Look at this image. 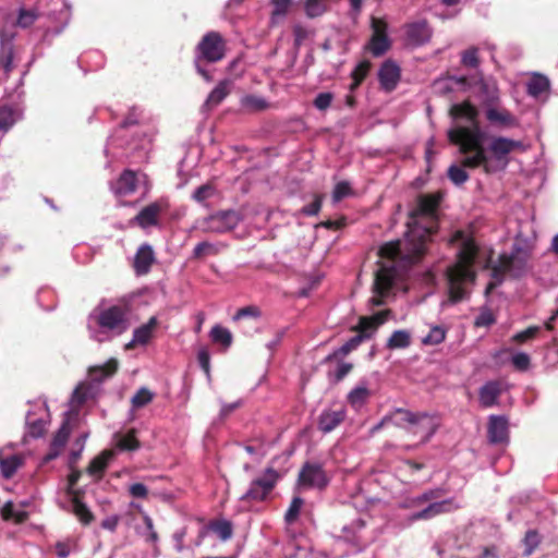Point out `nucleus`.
Segmentation results:
<instances>
[{
	"label": "nucleus",
	"instance_id": "f257e3e1",
	"mask_svg": "<svg viewBox=\"0 0 558 558\" xmlns=\"http://www.w3.org/2000/svg\"><path fill=\"white\" fill-rule=\"evenodd\" d=\"M440 211H409L407 232L403 239L390 241L379 248L383 262L375 271L371 304L381 306L390 295L396 282L405 271L422 260L426 244L438 230Z\"/></svg>",
	"mask_w": 558,
	"mask_h": 558
},
{
	"label": "nucleus",
	"instance_id": "f03ea898",
	"mask_svg": "<svg viewBox=\"0 0 558 558\" xmlns=\"http://www.w3.org/2000/svg\"><path fill=\"white\" fill-rule=\"evenodd\" d=\"M478 110L470 101L454 104L449 109V116L456 120H465L470 126H456L448 131V140L458 145L460 153L469 155L462 160L464 167L470 169L482 168L486 174L504 171L509 163V155L523 147L522 142L505 136H489L487 146H484L485 133L478 122Z\"/></svg>",
	"mask_w": 558,
	"mask_h": 558
},
{
	"label": "nucleus",
	"instance_id": "7ed1b4c3",
	"mask_svg": "<svg viewBox=\"0 0 558 558\" xmlns=\"http://www.w3.org/2000/svg\"><path fill=\"white\" fill-rule=\"evenodd\" d=\"M452 241H462L456 262L446 270L448 301L451 304H457L469 299L470 287L475 283L477 274L474 265L478 255V246L472 238L465 239V234L461 230L454 232Z\"/></svg>",
	"mask_w": 558,
	"mask_h": 558
},
{
	"label": "nucleus",
	"instance_id": "20e7f679",
	"mask_svg": "<svg viewBox=\"0 0 558 558\" xmlns=\"http://www.w3.org/2000/svg\"><path fill=\"white\" fill-rule=\"evenodd\" d=\"M227 40L216 31L207 32L194 49V59L205 63H217L226 58Z\"/></svg>",
	"mask_w": 558,
	"mask_h": 558
},
{
	"label": "nucleus",
	"instance_id": "39448f33",
	"mask_svg": "<svg viewBox=\"0 0 558 558\" xmlns=\"http://www.w3.org/2000/svg\"><path fill=\"white\" fill-rule=\"evenodd\" d=\"M130 312V304L121 301L118 304L99 310L96 323L101 329L116 331L120 335L129 328Z\"/></svg>",
	"mask_w": 558,
	"mask_h": 558
},
{
	"label": "nucleus",
	"instance_id": "423d86ee",
	"mask_svg": "<svg viewBox=\"0 0 558 558\" xmlns=\"http://www.w3.org/2000/svg\"><path fill=\"white\" fill-rule=\"evenodd\" d=\"M395 415L399 416L395 424L402 426L408 423L410 425L409 433L421 435V442H427L437 429V424L427 413H413L404 409H397Z\"/></svg>",
	"mask_w": 558,
	"mask_h": 558
},
{
	"label": "nucleus",
	"instance_id": "0eeeda50",
	"mask_svg": "<svg viewBox=\"0 0 558 558\" xmlns=\"http://www.w3.org/2000/svg\"><path fill=\"white\" fill-rule=\"evenodd\" d=\"M532 251L526 245L515 243L510 254H501L499 262L504 263L511 278L519 279L530 270Z\"/></svg>",
	"mask_w": 558,
	"mask_h": 558
},
{
	"label": "nucleus",
	"instance_id": "6e6552de",
	"mask_svg": "<svg viewBox=\"0 0 558 558\" xmlns=\"http://www.w3.org/2000/svg\"><path fill=\"white\" fill-rule=\"evenodd\" d=\"M372 36L365 48L373 57L384 56L391 47L388 36V24L384 19L371 17Z\"/></svg>",
	"mask_w": 558,
	"mask_h": 558
},
{
	"label": "nucleus",
	"instance_id": "1a4fd4ad",
	"mask_svg": "<svg viewBox=\"0 0 558 558\" xmlns=\"http://www.w3.org/2000/svg\"><path fill=\"white\" fill-rule=\"evenodd\" d=\"M279 478L278 472L268 468L264 474L251 483L248 490L242 496V500L263 501L274 489Z\"/></svg>",
	"mask_w": 558,
	"mask_h": 558
},
{
	"label": "nucleus",
	"instance_id": "9d476101",
	"mask_svg": "<svg viewBox=\"0 0 558 558\" xmlns=\"http://www.w3.org/2000/svg\"><path fill=\"white\" fill-rule=\"evenodd\" d=\"M241 211H213L199 223L205 232H226L233 229L242 219Z\"/></svg>",
	"mask_w": 558,
	"mask_h": 558
},
{
	"label": "nucleus",
	"instance_id": "9b49d317",
	"mask_svg": "<svg viewBox=\"0 0 558 558\" xmlns=\"http://www.w3.org/2000/svg\"><path fill=\"white\" fill-rule=\"evenodd\" d=\"M101 389H98L97 383H89L87 379L80 383L72 391V429L74 428L75 416L78 413V408L89 403H96Z\"/></svg>",
	"mask_w": 558,
	"mask_h": 558
},
{
	"label": "nucleus",
	"instance_id": "f8f14e48",
	"mask_svg": "<svg viewBox=\"0 0 558 558\" xmlns=\"http://www.w3.org/2000/svg\"><path fill=\"white\" fill-rule=\"evenodd\" d=\"M299 483L306 487L324 488L328 484V477L322 464L306 462L299 474Z\"/></svg>",
	"mask_w": 558,
	"mask_h": 558
},
{
	"label": "nucleus",
	"instance_id": "ddd939ff",
	"mask_svg": "<svg viewBox=\"0 0 558 558\" xmlns=\"http://www.w3.org/2000/svg\"><path fill=\"white\" fill-rule=\"evenodd\" d=\"M405 38L408 44L420 47L432 39L433 29L426 20H420L405 25Z\"/></svg>",
	"mask_w": 558,
	"mask_h": 558
},
{
	"label": "nucleus",
	"instance_id": "4468645a",
	"mask_svg": "<svg viewBox=\"0 0 558 558\" xmlns=\"http://www.w3.org/2000/svg\"><path fill=\"white\" fill-rule=\"evenodd\" d=\"M63 416H64L63 423L50 444L49 452L44 458L45 463L58 458L61 454V452L64 450V448L69 441V438H70V426H69L70 410L65 411Z\"/></svg>",
	"mask_w": 558,
	"mask_h": 558
},
{
	"label": "nucleus",
	"instance_id": "2eb2a0df",
	"mask_svg": "<svg viewBox=\"0 0 558 558\" xmlns=\"http://www.w3.org/2000/svg\"><path fill=\"white\" fill-rule=\"evenodd\" d=\"M401 78V69L396 61L388 59L383 62L378 71L380 86L386 92H392Z\"/></svg>",
	"mask_w": 558,
	"mask_h": 558
},
{
	"label": "nucleus",
	"instance_id": "dca6fc26",
	"mask_svg": "<svg viewBox=\"0 0 558 558\" xmlns=\"http://www.w3.org/2000/svg\"><path fill=\"white\" fill-rule=\"evenodd\" d=\"M460 506L454 502L453 498L436 501L424 508L423 510L415 512L411 515L412 521L418 520H430L439 514L449 513L459 509Z\"/></svg>",
	"mask_w": 558,
	"mask_h": 558
},
{
	"label": "nucleus",
	"instance_id": "f3484780",
	"mask_svg": "<svg viewBox=\"0 0 558 558\" xmlns=\"http://www.w3.org/2000/svg\"><path fill=\"white\" fill-rule=\"evenodd\" d=\"M389 314L390 310H384L373 316H362L353 330L359 332L356 336H363V340L367 339L387 320Z\"/></svg>",
	"mask_w": 558,
	"mask_h": 558
},
{
	"label": "nucleus",
	"instance_id": "a211bd4d",
	"mask_svg": "<svg viewBox=\"0 0 558 558\" xmlns=\"http://www.w3.org/2000/svg\"><path fill=\"white\" fill-rule=\"evenodd\" d=\"M487 436L492 444H501L508 440V420L501 415H490L488 418Z\"/></svg>",
	"mask_w": 558,
	"mask_h": 558
},
{
	"label": "nucleus",
	"instance_id": "6ab92c4d",
	"mask_svg": "<svg viewBox=\"0 0 558 558\" xmlns=\"http://www.w3.org/2000/svg\"><path fill=\"white\" fill-rule=\"evenodd\" d=\"M472 80L474 81V85L480 86V93L486 109L492 106H497L499 102V89L496 82L485 80L482 74L473 76Z\"/></svg>",
	"mask_w": 558,
	"mask_h": 558
},
{
	"label": "nucleus",
	"instance_id": "aec40b11",
	"mask_svg": "<svg viewBox=\"0 0 558 558\" xmlns=\"http://www.w3.org/2000/svg\"><path fill=\"white\" fill-rule=\"evenodd\" d=\"M502 388L500 381L489 380L485 383L478 390L480 404L485 409L498 404Z\"/></svg>",
	"mask_w": 558,
	"mask_h": 558
},
{
	"label": "nucleus",
	"instance_id": "412c9836",
	"mask_svg": "<svg viewBox=\"0 0 558 558\" xmlns=\"http://www.w3.org/2000/svg\"><path fill=\"white\" fill-rule=\"evenodd\" d=\"M486 119L494 125L499 128H514L518 119L506 108H497L492 106L485 111Z\"/></svg>",
	"mask_w": 558,
	"mask_h": 558
},
{
	"label": "nucleus",
	"instance_id": "4be33fe9",
	"mask_svg": "<svg viewBox=\"0 0 558 558\" xmlns=\"http://www.w3.org/2000/svg\"><path fill=\"white\" fill-rule=\"evenodd\" d=\"M118 361L116 359H110L104 365L90 367L87 380L89 383H97L98 389H101V384L104 380L114 375L118 371Z\"/></svg>",
	"mask_w": 558,
	"mask_h": 558
},
{
	"label": "nucleus",
	"instance_id": "5701e85b",
	"mask_svg": "<svg viewBox=\"0 0 558 558\" xmlns=\"http://www.w3.org/2000/svg\"><path fill=\"white\" fill-rule=\"evenodd\" d=\"M138 178L135 171L126 169L118 178L114 192L118 196H126L135 192Z\"/></svg>",
	"mask_w": 558,
	"mask_h": 558
},
{
	"label": "nucleus",
	"instance_id": "b1692460",
	"mask_svg": "<svg viewBox=\"0 0 558 558\" xmlns=\"http://www.w3.org/2000/svg\"><path fill=\"white\" fill-rule=\"evenodd\" d=\"M158 325V320L155 316L150 317L149 320L136 328L133 332V339L129 342L125 348L132 349L137 344L145 345L149 342L153 337V332Z\"/></svg>",
	"mask_w": 558,
	"mask_h": 558
},
{
	"label": "nucleus",
	"instance_id": "393cba45",
	"mask_svg": "<svg viewBox=\"0 0 558 558\" xmlns=\"http://www.w3.org/2000/svg\"><path fill=\"white\" fill-rule=\"evenodd\" d=\"M155 263V254L150 245H142L134 258V269L137 275H145Z\"/></svg>",
	"mask_w": 558,
	"mask_h": 558
},
{
	"label": "nucleus",
	"instance_id": "a878e982",
	"mask_svg": "<svg viewBox=\"0 0 558 558\" xmlns=\"http://www.w3.org/2000/svg\"><path fill=\"white\" fill-rule=\"evenodd\" d=\"M72 513L83 526H88L96 520L93 511L80 499L74 490H72Z\"/></svg>",
	"mask_w": 558,
	"mask_h": 558
},
{
	"label": "nucleus",
	"instance_id": "bb28decb",
	"mask_svg": "<svg viewBox=\"0 0 558 558\" xmlns=\"http://www.w3.org/2000/svg\"><path fill=\"white\" fill-rule=\"evenodd\" d=\"M113 457L114 452L112 450H104L100 454L90 461L87 468L88 474L101 478L104 472L106 471L109 462L113 459Z\"/></svg>",
	"mask_w": 558,
	"mask_h": 558
},
{
	"label": "nucleus",
	"instance_id": "cd10ccee",
	"mask_svg": "<svg viewBox=\"0 0 558 558\" xmlns=\"http://www.w3.org/2000/svg\"><path fill=\"white\" fill-rule=\"evenodd\" d=\"M345 417L342 410L339 411H324L319 416V429L324 433H329L339 426Z\"/></svg>",
	"mask_w": 558,
	"mask_h": 558
},
{
	"label": "nucleus",
	"instance_id": "c85d7f7f",
	"mask_svg": "<svg viewBox=\"0 0 558 558\" xmlns=\"http://www.w3.org/2000/svg\"><path fill=\"white\" fill-rule=\"evenodd\" d=\"M229 84L228 80H222L218 83V85L209 93L204 106L211 110L215 107L219 106L222 100L229 95Z\"/></svg>",
	"mask_w": 558,
	"mask_h": 558
},
{
	"label": "nucleus",
	"instance_id": "c756f323",
	"mask_svg": "<svg viewBox=\"0 0 558 558\" xmlns=\"http://www.w3.org/2000/svg\"><path fill=\"white\" fill-rule=\"evenodd\" d=\"M20 118L21 113L17 109L0 104V133H7Z\"/></svg>",
	"mask_w": 558,
	"mask_h": 558
},
{
	"label": "nucleus",
	"instance_id": "7c9ffc66",
	"mask_svg": "<svg viewBox=\"0 0 558 558\" xmlns=\"http://www.w3.org/2000/svg\"><path fill=\"white\" fill-rule=\"evenodd\" d=\"M114 438L117 448L122 451H135L141 448V442L136 437V429L134 428L125 434L117 433Z\"/></svg>",
	"mask_w": 558,
	"mask_h": 558
},
{
	"label": "nucleus",
	"instance_id": "2f4dec72",
	"mask_svg": "<svg viewBox=\"0 0 558 558\" xmlns=\"http://www.w3.org/2000/svg\"><path fill=\"white\" fill-rule=\"evenodd\" d=\"M14 35L8 34L4 29L0 31V43H1V64L5 71L11 70L12 65V46L11 41Z\"/></svg>",
	"mask_w": 558,
	"mask_h": 558
},
{
	"label": "nucleus",
	"instance_id": "473e14b6",
	"mask_svg": "<svg viewBox=\"0 0 558 558\" xmlns=\"http://www.w3.org/2000/svg\"><path fill=\"white\" fill-rule=\"evenodd\" d=\"M22 464L23 457L21 454L0 457V471L5 478L12 477Z\"/></svg>",
	"mask_w": 558,
	"mask_h": 558
},
{
	"label": "nucleus",
	"instance_id": "72a5a7b5",
	"mask_svg": "<svg viewBox=\"0 0 558 558\" xmlns=\"http://www.w3.org/2000/svg\"><path fill=\"white\" fill-rule=\"evenodd\" d=\"M2 517L4 520L22 523L28 518V513L19 505L9 501L2 508Z\"/></svg>",
	"mask_w": 558,
	"mask_h": 558
},
{
	"label": "nucleus",
	"instance_id": "f704fd0d",
	"mask_svg": "<svg viewBox=\"0 0 558 558\" xmlns=\"http://www.w3.org/2000/svg\"><path fill=\"white\" fill-rule=\"evenodd\" d=\"M371 397V391L366 386H357L352 389L348 395V402L355 409H360L363 407L368 398Z\"/></svg>",
	"mask_w": 558,
	"mask_h": 558
},
{
	"label": "nucleus",
	"instance_id": "c9c22d12",
	"mask_svg": "<svg viewBox=\"0 0 558 558\" xmlns=\"http://www.w3.org/2000/svg\"><path fill=\"white\" fill-rule=\"evenodd\" d=\"M329 9V0H304L305 14L310 19L323 15Z\"/></svg>",
	"mask_w": 558,
	"mask_h": 558
},
{
	"label": "nucleus",
	"instance_id": "e433bc0d",
	"mask_svg": "<svg viewBox=\"0 0 558 558\" xmlns=\"http://www.w3.org/2000/svg\"><path fill=\"white\" fill-rule=\"evenodd\" d=\"M272 11L270 15V24L277 25L289 12L292 0H270Z\"/></svg>",
	"mask_w": 558,
	"mask_h": 558
},
{
	"label": "nucleus",
	"instance_id": "4c0bfd02",
	"mask_svg": "<svg viewBox=\"0 0 558 558\" xmlns=\"http://www.w3.org/2000/svg\"><path fill=\"white\" fill-rule=\"evenodd\" d=\"M372 68V63L368 60L361 61L352 71L351 77L352 83L350 85V90L356 89L362 82L366 78Z\"/></svg>",
	"mask_w": 558,
	"mask_h": 558
},
{
	"label": "nucleus",
	"instance_id": "58836bf2",
	"mask_svg": "<svg viewBox=\"0 0 558 558\" xmlns=\"http://www.w3.org/2000/svg\"><path fill=\"white\" fill-rule=\"evenodd\" d=\"M444 198V193L441 191H437L428 194H421L418 196V205L416 209H438L441 201Z\"/></svg>",
	"mask_w": 558,
	"mask_h": 558
},
{
	"label": "nucleus",
	"instance_id": "ea45409f",
	"mask_svg": "<svg viewBox=\"0 0 558 558\" xmlns=\"http://www.w3.org/2000/svg\"><path fill=\"white\" fill-rule=\"evenodd\" d=\"M549 89V81L544 75H534L527 83V93L533 97H538Z\"/></svg>",
	"mask_w": 558,
	"mask_h": 558
},
{
	"label": "nucleus",
	"instance_id": "a19ab883",
	"mask_svg": "<svg viewBox=\"0 0 558 558\" xmlns=\"http://www.w3.org/2000/svg\"><path fill=\"white\" fill-rule=\"evenodd\" d=\"M411 344V336L407 330H396L392 332L387 342L390 350L404 349Z\"/></svg>",
	"mask_w": 558,
	"mask_h": 558
},
{
	"label": "nucleus",
	"instance_id": "79ce46f5",
	"mask_svg": "<svg viewBox=\"0 0 558 558\" xmlns=\"http://www.w3.org/2000/svg\"><path fill=\"white\" fill-rule=\"evenodd\" d=\"M207 527L217 534L221 541H227L232 536V524L227 520L210 521Z\"/></svg>",
	"mask_w": 558,
	"mask_h": 558
},
{
	"label": "nucleus",
	"instance_id": "37998d69",
	"mask_svg": "<svg viewBox=\"0 0 558 558\" xmlns=\"http://www.w3.org/2000/svg\"><path fill=\"white\" fill-rule=\"evenodd\" d=\"M363 341V336H354L350 340H348L343 345H341L338 350L333 351L326 357L327 362L336 360L338 357H342L349 354L352 350L356 349L360 343Z\"/></svg>",
	"mask_w": 558,
	"mask_h": 558
},
{
	"label": "nucleus",
	"instance_id": "c03bdc74",
	"mask_svg": "<svg viewBox=\"0 0 558 558\" xmlns=\"http://www.w3.org/2000/svg\"><path fill=\"white\" fill-rule=\"evenodd\" d=\"M353 195H354V191L351 187L349 182H347V181L338 182L335 185L332 193H331L332 205L335 206L338 203H340L342 199L353 196Z\"/></svg>",
	"mask_w": 558,
	"mask_h": 558
},
{
	"label": "nucleus",
	"instance_id": "a18cd8bd",
	"mask_svg": "<svg viewBox=\"0 0 558 558\" xmlns=\"http://www.w3.org/2000/svg\"><path fill=\"white\" fill-rule=\"evenodd\" d=\"M159 213L160 211H140L130 223L136 222L143 229L157 226Z\"/></svg>",
	"mask_w": 558,
	"mask_h": 558
},
{
	"label": "nucleus",
	"instance_id": "49530a36",
	"mask_svg": "<svg viewBox=\"0 0 558 558\" xmlns=\"http://www.w3.org/2000/svg\"><path fill=\"white\" fill-rule=\"evenodd\" d=\"M542 537L536 530H530L523 538V555L531 556L541 544Z\"/></svg>",
	"mask_w": 558,
	"mask_h": 558
},
{
	"label": "nucleus",
	"instance_id": "de8ad7c7",
	"mask_svg": "<svg viewBox=\"0 0 558 558\" xmlns=\"http://www.w3.org/2000/svg\"><path fill=\"white\" fill-rule=\"evenodd\" d=\"M219 253L217 245L210 242H201L193 250L194 259H204L207 256H215Z\"/></svg>",
	"mask_w": 558,
	"mask_h": 558
},
{
	"label": "nucleus",
	"instance_id": "09e8293b",
	"mask_svg": "<svg viewBox=\"0 0 558 558\" xmlns=\"http://www.w3.org/2000/svg\"><path fill=\"white\" fill-rule=\"evenodd\" d=\"M146 118L144 117L143 112L138 110L136 107H133L128 112L124 120L121 122L120 126L122 129H129L134 125H143L146 122Z\"/></svg>",
	"mask_w": 558,
	"mask_h": 558
},
{
	"label": "nucleus",
	"instance_id": "8fccbe9b",
	"mask_svg": "<svg viewBox=\"0 0 558 558\" xmlns=\"http://www.w3.org/2000/svg\"><path fill=\"white\" fill-rule=\"evenodd\" d=\"M210 336L214 342L222 344L225 348H229L232 343L231 332L221 326L213 327Z\"/></svg>",
	"mask_w": 558,
	"mask_h": 558
},
{
	"label": "nucleus",
	"instance_id": "3c124183",
	"mask_svg": "<svg viewBox=\"0 0 558 558\" xmlns=\"http://www.w3.org/2000/svg\"><path fill=\"white\" fill-rule=\"evenodd\" d=\"M241 102L250 111H263L268 108V104L264 98L254 95L243 97Z\"/></svg>",
	"mask_w": 558,
	"mask_h": 558
},
{
	"label": "nucleus",
	"instance_id": "603ef678",
	"mask_svg": "<svg viewBox=\"0 0 558 558\" xmlns=\"http://www.w3.org/2000/svg\"><path fill=\"white\" fill-rule=\"evenodd\" d=\"M27 433L33 438L40 437L45 432V422L41 418H34L32 413L26 415Z\"/></svg>",
	"mask_w": 558,
	"mask_h": 558
},
{
	"label": "nucleus",
	"instance_id": "864d4df0",
	"mask_svg": "<svg viewBox=\"0 0 558 558\" xmlns=\"http://www.w3.org/2000/svg\"><path fill=\"white\" fill-rule=\"evenodd\" d=\"M445 338L446 329L442 326H434L422 341L426 345H436L441 343Z\"/></svg>",
	"mask_w": 558,
	"mask_h": 558
},
{
	"label": "nucleus",
	"instance_id": "5fc2aeb1",
	"mask_svg": "<svg viewBox=\"0 0 558 558\" xmlns=\"http://www.w3.org/2000/svg\"><path fill=\"white\" fill-rule=\"evenodd\" d=\"M153 392L149 389L143 387L136 391L131 402L133 408L140 409L150 403L153 401Z\"/></svg>",
	"mask_w": 558,
	"mask_h": 558
},
{
	"label": "nucleus",
	"instance_id": "6e6d98bb",
	"mask_svg": "<svg viewBox=\"0 0 558 558\" xmlns=\"http://www.w3.org/2000/svg\"><path fill=\"white\" fill-rule=\"evenodd\" d=\"M461 63L466 68L475 69L480 64L478 49L471 47L461 53Z\"/></svg>",
	"mask_w": 558,
	"mask_h": 558
},
{
	"label": "nucleus",
	"instance_id": "4d7b16f0",
	"mask_svg": "<svg viewBox=\"0 0 558 558\" xmlns=\"http://www.w3.org/2000/svg\"><path fill=\"white\" fill-rule=\"evenodd\" d=\"M465 168L462 163H461V167L460 166H456V165H452L451 167H449L448 169V178L456 184V185H461L463 184L464 182L468 181L469 179V174L468 172L463 169Z\"/></svg>",
	"mask_w": 558,
	"mask_h": 558
},
{
	"label": "nucleus",
	"instance_id": "13d9d810",
	"mask_svg": "<svg viewBox=\"0 0 558 558\" xmlns=\"http://www.w3.org/2000/svg\"><path fill=\"white\" fill-rule=\"evenodd\" d=\"M302 505H303V499L301 497H294L284 514V520L288 524H291L293 523L299 514H300V510L302 508Z\"/></svg>",
	"mask_w": 558,
	"mask_h": 558
},
{
	"label": "nucleus",
	"instance_id": "bf43d9fd",
	"mask_svg": "<svg viewBox=\"0 0 558 558\" xmlns=\"http://www.w3.org/2000/svg\"><path fill=\"white\" fill-rule=\"evenodd\" d=\"M445 494L442 488L428 489L413 499L415 505H422L433 499H438Z\"/></svg>",
	"mask_w": 558,
	"mask_h": 558
},
{
	"label": "nucleus",
	"instance_id": "052dcab7",
	"mask_svg": "<svg viewBox=\"0 0 558 558\" xmlns=\"http://www.w3.org/2000/svg\"><path fill=\"white\" fill-rule=\"evenodd\" d=\"M37 13L35 10H25L21 9L17 17V25L21 27L31 26L37 19Z\"/></svg>",
	"mask_w": 558,
	"mask_h": 558
},
{
	"label": "nucleus",
	"instance_id": "680f3d73",
	"mask_svg": "<svg viewBox=\"0 0 558 558\" xmlns=\"http://www.w3.org/2000/svg\"><path fill=\"white\" fill-rule=\"evenodd\" d=\"M538 332H539V327L531 326V327L526 328L525 330L515 333L512 337V341L515 343H524V342L533 339Z\"/></svg>",
	"mask_w": 558,
	"mask_h": 558
},
{
	"label": "nucleus",
	"instance_id": "e2e57ef3",
	"mask_svg": "<svg viewBox=\"0 0 558 558\" xmlns=\"http://www.w3.org/2000/svg\"><path fill=\"white\" fill-rule=\"evenodd\" d=\"M511 362L515 369L524 372L530 367L531 360L526 353L519 352L514 354L511 359Z\"/></svg>",
	"mask_w": 558,
	"mask_h": 558
},
{
	"label": "nucleus",
	"instance_id": "0e129e2a",
	"mask_svg": "<svg viewBox=\"0 0 558 558\" xmlns=\"http://www.w3.org/2000/svg\"><path fill=\"white\" fill-rule=\"evenodd\" d=\"M215 187L211 184H204L199 186L193 194L197 202H204L215 195Z\"/></svg>",
	"mask_w": 558,
	"mask_h": 558
},
{
	"label": "nucleus",
	"instance_id": "69168bd1",
	"mask_svg": "<svg viewBox=\"0 0 558 558\" xmlns=\"http://www.w3.org/2000/svg\"><path fill=\"white\" fill-rule=\"evenodd\" d=\"M496 323L494 314L489 310H484L475 318L474 325L476 327H489Z\"/></svg>",
	"mask_w": 558,
	"mask_h": 558
},
{
	"label": "nucleus",
	"instance_id": "338daca9",
	"mask_svg": "<svg viewBox=\"0 0 558 558\" xmlns=\"http://www.w3.org/2000/svg\"><path fill=\"white\" fill-rule=\"evenodd\" d=\"M333 99V95L331 93H320L314 99V106L318 110H326L330 107Z\"/></svg>",
	"mask_w": 558,
	"mask_h": 558
},
{
	"label": "nucleus",
	"instance_id": "774afa93",
	"mask_svg": "<svg viewBox=\"0 0 558 558\" xmlns=\"http://www.w3.org/2000/svg\"><path fill=\"white\" fill-rule=\"evenodd\" d=\"M473 558H499V548L494 544L482 546Z\"/></svg>",
	"mask_w": 558,
	"mask_h": 558
}]
</instances>
